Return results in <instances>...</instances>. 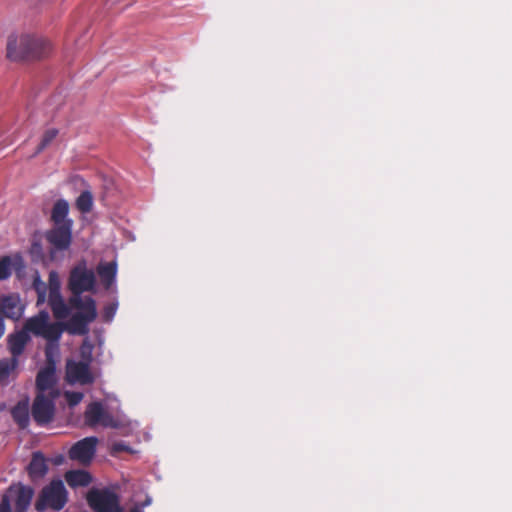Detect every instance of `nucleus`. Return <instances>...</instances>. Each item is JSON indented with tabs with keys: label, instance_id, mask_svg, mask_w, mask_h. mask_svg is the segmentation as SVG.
I'll list each match as a JSON object with an SVG mask.
<instances>
[{
	"label": "nucleus",
	"instance_id": "obj_1",
	"mask_svg": "<svg viewBox=\"0 0 512 512\" xmlns=\"http://www.w3.org/2000/svg\"><path fill=\"white\" fill-rule=\"evenodd\" d=\"M6 50L7 58L11 61L41 60L51 54L53 46L41 35L12 34L8 36Z\"/></svg>",
	"mask_w": 512,
	"mask_h": 512
},
{
	"label": "nucleus",
	"instance_id": "obj_2",
	"mask_svg": "<svg viewBox=\"0 0 512 512\" xmlns=\"http://www.w3.org/2000/svg\"><path fill=\"white\" fill-rule=\"evenodd\" d=\"M70 297L71 315L67 322V330L72 334L84 335L88 332V326L97 317L96 303L90 296H83L85 290H72Z\"/></svg>",
	"mask_w": 512,
	"mask_h": 512
},
{
	"label": "nucleus",
	"instance_id": "obj_3",
	"mask_svg": "<svg viewBox=\"0 0 512 512\" xmlns=\"http://www.w3.org/2000/svg\"><path fill=\"white\" fill-rule=\"evenodd\" d=\"M47 311H40L37 315L29 318L24 323L23 329L27 334L32 333L37 337H42L47 341L45 348L46 357L49 358L53 349H57L58 341L64 331V324L61 322H50Z\"/></svg>",
	"mask_w": 512,
	"mask_h": 512
},
{
	"label": "nucleus",
	"instance_id": "obj_4",
	"mask_svg": "<svg viewBox=\"0 0 512 512\" xmlns=\"http://www.w3.org/2000/svg\"><path fill=\"white\" fill-rule=\"evenodd\" d=\"M68 502V491L61 479H53L40 491L36 502L35 510L44 512L52 510L61 511Z\"/></svg>",
	"mask_w": 512,
	"mask_h": 512
},
{
	"label": "nucleus",
	"instance_id": "obj_5",
	"mask_svg": "<svg viewBox=\"0 0 512 512\" xmlns=\"http://www.w3.org/2000/svg\"><path fill=\"white\" fill-rule=\"evenodd\" d=\"M86 499L94 512H123L120 497L108 488H93L87 493Z\"/></svg>",
	"mask_w": 512,
	"mask_h": 512
},
{
	"label": "nucleus",
	"instance_id": "obj_6",
	"mask_svg": "<svg viewBox=\"0 0 512 512\" xmlns=\"http://www.w3.org/2000/svg\"><path fill=\"white\" fill-rule=\"evenodd\" d=\"M59 396V391H53L51 395L44 393H37L32 407L31 414L39 426H44L50 423L55 415V399Z\"/></svg>",
	"mask_w": 512,
	"mask_h": 512
},
{
	"label": "nucleus",
	"instance_id": "obj_7",
	"mask_svg": "<svg viewBox=\"0 0 512 512\" xmlns=\"http://www.w3.org/2000/svg\"><path fill=\"white\" fill-rule=\"evenodd\" d=\"M95 271L88 268L86 260L78 261L70 270L67 288H96Z\"/></svg>",
	"mask_w": 512,
	"mask_h": 512
},
{
	"label": "nucleus",
	"instance_id": "obj_8",
	"mask_svg": "<svg viewBox=\"0 0 512 512\" xmlns=\"http://www.w3.org/2000/svg\"><path fill=\"white\" fill-rule=\"evenodd\" d=\"M73 221H67L64 225H54L45 233L47 242L55 251H65L72 243Z\"/></svg>",
	"mask_w": 512,
	"mask_h": 512
},
{
	"label": "nucleus",
	"instance_id": "obj_9",
	"mask_svg": "<svg viewBox=\"0 0 512 512\" xmlns=\"http://www.w3.org/2000/svg\"><path fill=\"white\" fill-rule=\"evenodd\" d=\"M85 424L89 427L102 425L104 427L116 428L117 421L104 409L102 403H90L84 413Z\"/></svg>",
	"mask_w": 512,
	"mask_h": 512
},
{
	"label": "nucleus",
	"instance_id": "obj_10",
	"mask_svg": "<svg viewBox=\"0 0 512 512\" xmlns=\"http://www.w3.org/2000/svg\"><path fill=\"white\" fill-rule=\"evenodd\" d=\"M97 443L98 439L94 436L79 440L70 448L68 456L71 460L87 465L92 461L96 453Z\"/></svg>",
	"mask_w": 512,
	"mask_h": 512
},
{
	"label": "nucleus",
	"instance_id": "obj_11",
	"mask_svg": "<svg viewBox=\"0 0 512 512\" xmlns=\"http://www.w3.org/2000/svg\"><path fill=\"white\" fill-rule=\"evenodd\" d=\"M26 264L23 257L19 254L6 255L0 258V281L8 279L12 272L19 280L26 275Z\"/></svg>",
	"mask_w": 512,
	"mask_h": 512
},
{
	"label": "nucleus",
	"instance_id": "obj_12",
	"mask_svg": "<svg viewBox=\"0 0 512 512\" xmlns=\"http://www.w3.org/2000/svg\"><path fill=\"white\" fill-rule=\"evenodd\" d=\"M38 302L43 301L48 294V304L56 319H65L71 314L70 300L66 303L61 295V290H36Z\"/></svg>",
	"mask_w": 512,
	"mask_h": 512
},
{
	"label": "nucleus",
	"instance_id": "obj_13",
	"mask_svg": "<svg viewBox=\"0 0 512 512\" xmlns=\"http://www.w3.org/2000/svg\"><path fill=\"white\" fill-rule=\"evenodd\" d=\"M66 374L70 383L90 385L95 381V377L90 370L88 362H68L66 367Z\"/></svg>",
	"mask_w": 512,
	"mask_h": 512
},
{
	"label": "nucleus",
	"instance_id": "obj_14",
	"mask_svg": "<svg viewBox=\"0 0 512 512\" xmlns=\"http://www.w3.org/2000/svg\"><path fill=\"white\" fill-rule=\"evenodd\" d=\"M8 494L7 496L14 500L15 512H25L31 504L34 489L22 483H16L9 487Z\"/></svg>",
	"mask_w": 512,
	"mask_h": 512
},
{
	"label": "nucleus",
	"instance_id": "obj_15",
	"mask_svg": "<svg viewBox=\"0 0 512 512\" xmlns=\"http://www.w3.org/2000/svg\"><path fill=\"white\" fill-rule=\"evenodd\" d=\"M51 356L48 358V364L39 370L36 376V389L37 393H44L46 395H51L53 391H59L56 385V376H55V364L50 360Z\"/></svg>",
	"mask_w": 512,
	"mask_h": 512
},
{
	"label": "nucleus",
	"instance_id": "obj_16",
	"mask_svg": "<svg viewBox=\"0 0 512 512\" xmlns=\"http://www.w3.org/2000/svg\"><path fill=\"white\" fill-rule=\"evenodd\" d=\"M31 337L23 328L7 336V349L11 354V359H17L23 354Z\"/></svg>",
	"mask_w": 512,
	"mask_h": 512
},
{
	"label": "nucleus",
	"instance_id": "obj_17",
	"mask_svg": "<svg viewBox=\"0 0 512 512\" xmlns=\"http://www.w3.org/2000/svg\"><path fill=\"white\" fill-rule=\"evenodd\" d=\"M48 472V465L46 458L41 452H34L27 466V473L31 481L36 482L42 479Z\"/></svg>",
	"mask_w": 512,
	"mask_h": 512
},
{
	"label": "nucleus",
	"instance_id": "obj_18",
	"mask_svg": "<svg viewBox=\"0 0 512 512\" xmlns=\"http://www.w3.org/2000/svg\"><path fill=\"white\" fill-rule=\"evenodd\" d=\"M0 310L5 317L18 320L23 313V306L16 295L5 296L1 299Z\"/></svg>",
	"mask_w": 512,
	"mask_h": 512
},
{
	"label": "nucleus",
	"instance_id": "obj_19",
	"mask_svg": "<svg viewBox=\"0 0 512 512\" xmlns=\"http://www.w3.org/2000/svg\"><path fill=\"white\" fill-rule=\"evenodd\" d=\"M96 273L103 288H111L115 283L117 264L115 261L100 262L96 267Z\"/></svg>",
	"mask_w": 512,
	"mask_h": 512
},
{
	"label": "nucleus",
	"instance_id": "obj_20",
	"mask_svg": "<svg viewBox=\"0 0 512 512\" xmlns=\"http://www.w3.org/2000/svg\"><path fill=\"white\" fill-rule=\"evenodd\" d=\"M11 416L20 429L27 428L30 422L29 400L27 398L20 400L11 409Z\"/></svg>",
	"mask_w": 512,
	"mask_h": 512
},
{
	"label": "nucleus",
	"instance_id": "obj_21",
	"mask_svg": "<svg viewBox=\"0 0 512 512\" xmlns=\"http://www.w3.org/2000/svg\"><path fill=\"white\" fill-rule=\"evenodd\" d=\"M65 480L72 488L86 487L92 482V476L85 470H71L66 472Z\"/></svg>",
	"mask_w": 512,
	"mask_h": 512
},
{
	"label": "nucleus",
	"instance_id": "obj_22",
	"mask_svg": "<svg viewBox=\"0 0 512 512\" xmlns=\"http://www.w3.org/2000/svg\"><path fill=\"white\" fill-rule=\"evenodd\" d=\"M69 204L64 199L57 200L51 211V221L54 225H64L67 221H73L68 218Z\"/></svg>",
	"mask_w": 512,
	"mask_h": 512
},
{
	"label": "nucleus",
	"instance_id": "obj_23",
	"mask_svg": "<svg viewBox=\"0 0 512 512\" xmlns=\"http://www.w3.org/2000/svg\"><path fill=\"white\" fill-rule=\"evenodd\" d=\"M19 365L17 359L4 358L0 360V384L7 385L9 383V376L13 373Z\"/></svg>",
	"mask_w": 512,
	"mask_h": 512
},
{
	"label": "nucleus",
	"instance_id": "obj_24",
	"mask_svg": "<svg viewBox=\"0 0 512 512\" xmlns=\"http://www.w3.org/2000/svg\"><path fill=\"white\" fill-rule=\"evenodd\" d=\"M76 207L81 213H89L93 207V196L90 191H83L76 199Z\"/></svg>",
	"mask_w": 512,
	"mask_h": 512
},
{
	"label": "nucleus",
	"instance_id": "obj_25",
	"mask_svg": "<svg viewBox=\"0 0 512 512\" xmlns=\"http://www.w3.org/2000/svg\"><path fill=\"white\" fill-rule=\"evenodd\" d=\"M58 130L56 128L48 129L44 132L41 142L36 148L35 155L41 153L51 142L57 137Z\"/></svg>",
	"mask_w": 512,
	"mask_h": 512
},
{
	"label": "nucleus",
	"instance_id": "obj_26",
	"mask_svg": "<svg viewBox=\"0 0 512 512\" xmlns=\"http://www.w3.org/2000/svg\"><path fill=\"white\" fill-rule=\"evenodd\" d=\"M118 304L116 302L108 303L102 311V319L104 322H111L116 314Z\"/></svg>",
	"mask_w": 512,
	"mask_h": 512
},
{
	"label": "nucleus",
	"instance_id": "obj_27",
	"mask_svg": "<svg viewBox=\"0 0 512 512\" xmlns=\"http://www.w3.org/2000/svg\"><path fill=\"white\" fill-rule=\"evenodd\" d=\"M66 399L70 406H75L82 401L83 393H81V392H66Z\"/></svg>",
	"mask_w": 512,
	"mask_h": 512
},
{
	"label": "nucleus",
	"instance_id": "obj_28",
	"mask_svg": "<svg viewBox=\"0 0 512 512\" xmlns=\"http://www.w3.org/2000/svg\"><path fill=\"white\" fill-rule=\"evenodd\" d=\"M47 288H61V281L56 271L52 270L49 272Z\"/></svg>",
	"mask_w": 512,
	"mask_h": 512
},
{
	"label": "nucleus",
	"instance_id": "obj_29",
	"mask_svg": "<svg viewBox=\"0 0 512 512\" xmlns=\"http://www.w3.org/2000/svg\"><path fill=\"white\" fill-rule=\"evenodd\" d=\"M31 279H32L31 288H47L46 283L41 280V276L37 270L32 271Z\"/></svg>",
	"mask_w": 512,
	"mask_h": 512
},
{
	"label": "nucleus",
	"instance_id": "obj_30",
	"mask_svg": "<svg viewBox=\"0 0 512 512\" xmlns=\"http://www.w3.org/2000/svg\"><path fill=\"white\" fill-rule=\"evenodd\" d=\"M0 512H11V503L8 496H4L0 503Z\"/></svg>",
	"mask_w": 512,
	"mask_h": 512
},
{
	"label": "nucleus",
	"instance_id": "obj_31",
	"mask_svg": "<svg viewBox=\"0 0 512 512\" xmlns=\"http://www.w3.org/2000/svg\"><path fill=\"white\" fill-rule=\"evenodd\" d=\"M4 332H5L4 319H3V317L0 315V339H1V338H2V336L4 335Z\"/></svg>",
	"mask_w": 512,
	"mask_h": 512
},
{
	"label": "nucleus",
	"instance_id": "obj_32",
	"mask_svg": "<svg viewBox=\"0 0 512 512\" xmlns=\"http://www.w3.org/2000/svg\"><path fill=\"white\" fill-rule=\"evenodd\" d=\"M125 449H126V447H125V445H123V444H116V445L114 446V450H115V451H124Z\"/></svg>",
	"mask_w": 512,
	"mask_h": 512
},
{
	"label": "nucleus",
	"instance_id": "obj_33",
	"mask_svg": "<svg viewBox=\"0 0 512 512\" xmlns=\"http://www.w3.org/2000/svg\"><path fill=\"white\" fill-rule=\"evenodd\" d=\"M128 512H144L138 505L133 506Z\"/></svg>",
	"mask_w": 512,
	"mask_h": 512
},
{
	"label": "nucleus",
	"instance_id": "obj_34",
	"mask_svg": "<svg viewBox=\"0 0 512 512\" xmlns=\"http://www.w3.org/2000/svg\"><path fill=\"white\" fill-rule=\"evenodd\" d=\"M150 502H151V500H150V499H146L143 503H141V505H138V506H139V507L141 508V510H142L145 506L149 505V504H150Z\"/></svg>",
	"mask_w": 512,
	"mask_h": 512
}]
</instances>
